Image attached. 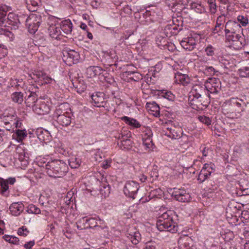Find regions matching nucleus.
Wrapping results in <instances>:
<instances>
[{"instance_id":"7c9ffc66","label":"nucleus","mask_w":249,"mask_h":249,"mask_svg":"<svg viewBox=\"0 0 249 249\" xmlns=\"http://www.w3.org/2000/svg\"><path fill=\"white\" fill-rule=\"evenodd\" d=\"M76 225L77 228L79 230L88 228V218L84 217L80 219L76 223Z\"/></svg>"},{"instance_id":"4c0bfd02","label":"nucleus","mask_w":249,"mask_h":249,"mask_svg":"<svg viewBox=\"0 0 249 249\" xmlns=\"http://www.w3.org/2000/svg\"><path fill=\"white\" fill-rule=\"evenodd\" d=\"M189 240L188 238L180 239L178 240L179 249H192L189 246Z\"/></svg>"},{"instance_id":"bf43d9fd","label":"nucleus","mask_w":249,"mask_h":249,"mask_svg":"<svg viewBox=\"0 0 249 249\" xmlns=\"http://www.w3.org/2000/svg\"><path fill=\"white\" fill-rule=\"evenodd\" d=\"M220 18H221L220 17H219L217 18V22H216V25H215V26L214 28V31H216L217 33L220 32L223 29V28L224 27L223 24H222L220 23H218V21H219Z\"/></svg>"},{"instance_id":"aec40b11","label":"nucleus","mask_w":249,"mask_h":249,"mask_svg":"<svg viewBox=\"0 0 249 249\" xmlns=\"http://www.w3.org/2000/svg\"><path fill=\"white\" fill-rule=\"evenodd\" d=\"M175 82L178 84H181L185 85L190 83L189 76L181 72H177L175 73Z\"/></svg>"},{"instance_id":"c03bdc74","label":"nucleus","mask_w":249,"mask_h":249,"mask_svg":"<svg viewBox=\"0 0 249 249\" xmlns=\"http://www.w3.org/2000/svg\"><path fill=\"white\" fill-rule=\"evenodd\" d=\"M239 76L242 77H249V67L241 68L238 71Z\"/></svg>"},{"instance_id":"473e14b6","label":"nucleus","mask_w":249,"mask_h":249,"mask_svg":"<svg viewBox=\"0 0 249 249\" xmlns=\"http://www.w3.org/2000/svg\"><path fill=\"white\" fill-rule=\"evenodd\" d=\"M26 1L29 8L30 9V10L33 11H36L37 7H38L41 3L40 0H26Z\"/></svg>"},{"instance_id":"49530a36","label":"nucleus","mask_w":249,"mask_h":249,"mask_svg":"<svg viewBox=\"0 0 249 249\" xmlns=\"http://www.w3.org/2000/svg\"><path fill=\"white\" fill-rule=\"evenodd\" d=\"M133 142L129 139H125V140H123L122 145L121 146L123 147V149L127 150L130 149L132 146Z\"/></svg>"},{"instance_id":"8fccbe9b","label":"nucleus","mask_w":249,"mask_h":249,"mask_svg":"<svg viewBox=\"0 0 249 249\" xmlns=\"http://www.w3.org/2000/svg\"><path fill=\"white\" fill-rule=\"evenodd\" d=\"M191 7L192 9L194 10L197 13L201 14L204 11V9L201 5L196 3H192Z\"/></svg>"},{"instance_id":"4be33fe9","label":"nucleus","mask_w":249,"mask_h":249,"mask_svg":"<svg viewBox=\"0 0 249 249\" xmlns=\"http://www.w3.org/2000/svg\"><path fill=\"white\" fill-rule=\"evenodd\" d=\"M48 31L51 37L56 39H60L59 36L61 35V32L60 27H56V24L51 23L48 28Z\"/></svg>"},{"instance_id":"c756f323","label":"nucleus","mask_w":249,"mask_h":249,"mask_svg":"<svg viewBox=\"0 0 249 249\" xmlns=\"http://www.w3.org/2000/svg\"><path fill=\"white\" fill-rule=\"evenodd\" d=\"M122 120L124 121L126 124L134 126L136 128H139L141 126L140 123L135 119H132L127 116H124L122 117Z\"/></svg>"},{"instance_id":"09e8293b","label":"nucleus","mask_w":249,"mask_h":249,"mask_svg":"<svg viewBox=\"0 0 249 249\" xmlns=\"http://www.w3.org/2000/svg\"><path fill=\"white\" fill-rule=\"evenodd\" d=\"M161 96L169 101H174L175 98L174 95L171 91H166L163 90L161 92Z\"/></svg>"},{"instance_id":"0e129e2a","label":"nucleus","mask_w":249,"mask_h":249,"mask_svg":"<svg viewBox=\"0 0 249 249\" xmlns=\"http://www.w3.org/2000/svg\"><path fill=\"white\" fill-rule=\"evenodd\" d=\"M27 18V16L26 15L22 14L18 16V20L19 23H24V22L26 23V19Z\"/></svg>"},{"instance_id":"20e7f679","label":"nucleus","mask_w":249,"mask_h":249,"mask_svg":"<svg viewBox=\"0 0 249 249\" xmlns=\"http://www.w3.org/2000/svg\"><path fill=\"white\" fill-rule=\"evenodd\" d=\"M11 10L10 6L1 3V36H3V37H8L10 41L13 40L14 35L10 31L12 27L8 26V28H6L7 25L5 23L11 24L12 22L10 19L11 18V15H13L12 13L10 12L8 16H6V13Z\"/></svg>"},{"instance_id":"9d476101","label":"nucleus","mask_w":249,"mask_h":249,"mask_svg":"<svg viewBox=\"0 0 249 249\" xmlns=\"http://www.w3.org/2000/svg\"><path fill=\"white\" fill-rule=\"evenodd\" d=\"M225 32L226 35L228 33H240L242 29L240 24L236 21L229 20L225 25Z\"/></svg>"},{"instance_id":"393cba45","label":"nucleus","mask_w":249,"mask_h":249,"mask_svg":"<svg viewBox=\"0 0 249 249\" xmlns=\"http://www.w3.org/2000/svg\"><path fill=\"white\" fill-rule=\"evenodd\" d=\"M99 192L102 197L106 198L110 193V187L107 183H100Z\"/></svg>"},{"instance_id":"69168bd1","label":"nucleus","mask_w":249,"mask_h":249,"mask_svg":"<svg viewBox=\"0 0 249 249\" xmlns=\"http://www.w3.org/2000/svg\"><path fill=\"white\" fill-rule=\"evenodd\" d=\"M205 52H206L207 54L209 56H212L214 53L213 51V48L211 46H208L205 49Z\"/></svg>"},{"instance_id":"ddd939ff","label":"nucleus","mask_w":249,"mask_h":249,"mask_svg":"<svg viewBox=\"0 0 249 249\" xmlns=\"http://www.w3.org/2000/svg\"><path fill=\"white\" fill-rule=\"evenodd\" d=\"M182 30V27L178 25L173 24H168L164 29L163 34L166 37H171L177 35L178 32Z\"/></svg>"},{"instance_id":"f704fd0d","label":"nucleus","mask_w":249,"mask_h":249,"mask_svg":"<svg viewBox=\"0 0 249 249\" xmlns=\"http://www.w3.org/2000/svg\"><path fill=\"white\" fill-rule=\"evenodd\" d=\"M102 77H103V80L107 83L112 85L114 86H115L117 85L113 77L106 71H105V72H104Z\"/></svg>"},{"instance_id":"b1692460","label":"nucleus","mask_w":249,"mask_h":249,"mask_svg":"<svg viewBox=\"0 0 249 249\" xmlns=\"http://www.w3.org/2000/svg\"><path fill=\"white\" fill-rule=\"evenodd\" d=\"M33 109L35 112L39 115L47 113L49 110V107L45 103L34 105L33 106Z\"/></svg>"},{"instance_id":"774afa93","label":"nucleus","mask_w":249,"mask_h":249,"mask_svg":"<svg viewBox=\"0 0 249 249\" xmlns=\"http://www.w3.org/2000/svg\"><path fill=\"white\" fill-rule=\"evenodd\" d=\"M35 245L34 241H31L24 244V247L27 249H32V247Z\"/></svg>"},{"instance_id":"6e6d98bb","label":"nucleus","mask_w":249,"mask_h":249,"mask_svg":"<svg viewBox=\"0 0 249 249\" xmlns=\"http://www.w3.org/2000/svg\"><path fill=\"white\" fill-rule=\"evenodd\" d=\"M238 21L243 26H246L248 23V19L246 17L243 16H239L237 17Z\"/></svg>"},{"instance_id":"c85d7f7f","label":"nucleus","mask_w":249,"mask_h":249,"mask_svg":"<svg viewBox=\"0 0 249 249\" xmlns=\"http://www.w3.org/2000/svg\"><path fill=\"white\" fill-rule=\"evenodd\" d=\"M124 73L130 80L138 81L142 78V75L137 71H126Z\"/></svg>"},{"instance_id":"412c9836","label":"nucleus","mask_w":249,"mask_h":249,"mask_svg":"<svg viewBox=\"0 0 249 249\" xmlns=\"http://www.w3.org/2000/svg\"><path fill=\"white\" fill-rule=\"evenodd\" d=\"M11 112H12L11 108L6 109L1 114V122H3L4 124H10V122H13L12 119L14 116Z\"/></svg>"},{"instance_id":"680f3d73","label":"nucleus","mask_w":249,"mask_h":249,"mask_svg":"<svg viewBox=\"0 0 249 249\" xmlns=\"http://www.w3.org/2000/svg\"><path fill=\"white\" fill-rule=\"evenodd\" d=\"M205 73L213 75L215 73L214 69L213 67H208L205 70Z\"/></svg>"},{"instance_id":"58836bf2","label":"nucleus","mask_w":249,"mask_h":249,"mask_svg":"<svg viewBox=\"0 0 249 249\" xmlns=\"http://www.w3.org/2000/svg\"><path fill=\"white\" fill-rule=\"evenodd\" d=\"M2 238L7 242L10 243L18 245L19 244V240L16 236L13 235H5Z\"/></svg>"},{"instance_id":"4468645a","label":"nucleus","mask_w":249,"mask_h":249,"mask_svg":"<svg viewBox=\"0 0 249 249\" xmlns=\"http://www.w3.org/2000/svg\"><path fill=\"white\" fill-rule=\"evenodd\" d=\"M34 86L30 87L29 88V91L30 94L28 96L27 98L25 99V103L27 106L33 107V106L37 105L36 102L37 101V96L36 94V91H34Z\"/></svg>"},{"instance_id":"a19ab883","label":"nucleus","mask_w":249,"mask_h":249,"mask_svg":"<svg viewBox=\"0 0 249 249\" xmlns=\"http://www.w3.org/2000/svg\"><path fill=\"white\" fill-rule=\"evenodd\" d=\"M26 212L29 213L39 214L41 211L39 208L34 204L29 205Z\"/></svg>"},{"instance_id":"37998d69","label":"nucleus","mask_w":249,"mask_h":249,"mask_svg":"<svg viewBox=\"0 0 249 249\" xmlns=\"http://www.w3.org/2000/svg\"><path fill=\"white\" fill-rule=\"evenodd\" d=\"M69 162L71 168H77L80 166L81 160L80 159L77 158H71L69 160Z\"/></svg>"},{"instance_id":"2f4dec72","label":"nucleus","mask_w":249,"mask_h":249,"mask_svg":"<svg viewBox=\"0 0 249 249\" xmlns=\"http://www.w3.org/2000/svg\"><path fill=\"white\" fill-rule=\"evenodd\" d=\"M156 44L160 47H165L168 46V41L166 37L163 36L162 35H159L157 36L156 38Z\"/></svg>"},{"instance_id":"9b49d317","label":"nucleus","mask_w":249,"mask_h":249,"mask_svg":"<svg viewBox=\"0 0 249 249\" xmlns=\"http://www.w3.org/2000/svg\"><path fill=\"white\" fill-rule=\"evenodd\" d=\"M172 196L181 202H187L189 201L191 198L189 194L185 190L181 189L174 191Z\"/></svg>"},{"instance_id":"864d4df0","label":"nucleus","mask_w":249,"mask_h":249,"mask_svg":"<svg viewBox=\"0 0 249 249\" xmlns=\"http://www.w3.org/2000/svg\"><path fill=\"white\" fill-rule=\"evenodd\" d=\"M88 228H97V220L94 218H88Z\"/></svg>"},{"instance_id":"3c124183","label":"nucleus","mask_w":249,"mask_h":249,"mask_svg":"<svg viewBox=\"0 0 249 249\" xmlns=\"http://www.w3.org/2000/svg\"><path fill=\"white\" fill-rule=\"evenodd\" d=\"M203 169H205L207 173L210 176L211 174L215 170L214 165L213 164H208L206 163L204 164Z\"/></svg>"},{"instance_id":"1a4fd4ad","label":"nucleus","mask_w":249,"mask_h":249,"mask_svg":"<svg viewBox=\"0 0 249 249\" xmlns=\"http://www.w3.org/2000/svg\"><path fill=\"white\" fill-rule=\"evenodd\" d=\"M140 188L139 184L134 181H127L124 188V194L126 196L134 199Z\"/></svg>"},{"instance_id":"de8ad7c7","label":"nucleus","mask_w":249,"mask_h":249,"mask_svg":"<svg viewBox=\"0 0 249 249\" xmlns=\"http://www.w3.org/2000/svg\"><path fill=\"white\" fill-rule=\"evenodd\" d=\"M131 236V241L134 245H137L141 239V234L139 232H134L133 234H129Z\"/></svg>"},{"instance_id":"a18cd8bd","label":"nucleus","mask_w":249,"mask_h":249,"mask_svg":"<svg viewBox=\"0 0 249 249\" xmlns=\"http://www.w3.org/2000/svg\"><path fill=\"white\" fill-rule=\"evenodd\" d=\"M191 94L190 96H191L192 98H205V97H209V95L207 94H201L197 92L196 89H193Z\"/></svg>"},{"instance_id":"7ed1b4c3","label":"nucleus","mask_w":249,"mask_h":249,"mask_svg":"<svg viewBox=\"0 0 249 249\" xmlns=\"http://www.w3.org/2000/svg\"><path fill=\"white\" fill-rule=\"evenodd\" d=\"M247 105L243 100L238 98H231L224 102L222 106L223 113L225 114L232 116L236 113H239L243 111L244 107Z\"/></svg>"},{"instance_id":"338daca9","label":"nucleus","mask_w":249,"mask_h":249,"mask_svg":"<svg viewBox=\"0 0 249 249\" xmlns=\"http://www.w3.org/2000/svg\"><path fill=\"white\" fill-rule=\"evenodd\" d=\"M106 227L103 221L101 219L97 220V228L98 229H104Z\"/></svg>"},{"instance_id":"72a5a7b5","label":"nucleus","mask_w":249,"mask_h":249,"mask_svg":"<svg viewBox=\"0 0 249 249\" xmlns=\"http://www.w3.org/2000/svg\"><path fill=\"white\" fill-rule=\"evenodd\" d=\"M12 99L14 102L21 104L23 101V94L19 92H15L12 94Z\"/></svg>"},{"instance_id":"13d9d810","label":"nucleus","mask_w":249,"mask_h":249,"mask_svg":"<svg viewBox=\"0 0 249 249\" xmlns=\"http://www.w3.org/2000/svg\"><path fill=\"white\" fill-rule=\"evenodd\" d=\"M29 231L25 227L19 228L18 231V233L19 235L26 236Z\"/></svg>"},{"instance_id":"6e6552de","label":"nucleus","mask_w":249,"mask_h":249,"mask_svg":"<svg viewBox=\"0 0 249 249\" xmlns=\"http://www.w3.org/2000/svg\"><path fill=\"white\" fill-rule=\"evenodd\" d=\"M63 59L68 65L71 66L78 63L79 61L80 55L78 52L74 50L65 51L63 52Z\"/></svg>"},{"instance_id":"bb28decb","label":"nucleus","mask_w":249,"mask_h":249,"mask_svg":"<svg viewBox=\"0 0 249 249\" xmlns=\"http://www.w3.org/2000/svg\"><path fill=\"white\" fill-rule=\"evenodd\" d=\"M16 151L17 153L18 154V159L21 161L27 162L29 159V157L27 153L20 146H18Z\"/></svg>"},{"instance_id":"f3484780","label":"nucleus","mask_w":249,"mask_h":249,"mask_svg":"<svg viewBox=\"0 0 249 249\" xmlns=\"http://www.w3.org/2000/svg\"><path fill=\"white\" fill-rule=\"evenodd\" d=\"M36 136L39 141L45 143H47L52 140V136L50 133L46 130L37 129L36 131Z\"/></svg>"},{"instance_id":"ea45409f","label":"nucleus","mask_w":249,"mask_h":249,"mask_svg":"<svg viewBox=\"0 0 249 249\" xmlns=\"http://www.w3.org/2000/svg\"><path fill=\"white\" fill-rule=\"evenodd\" d=\"M206 189L207 191L211 193L217 189V185L212 180H208L207 182Z\"/></svg>"},{"instance_id":"2eb2a0df","label":"nucleus","mask_w":249,"mask_h":249,"mask_svg":"<svg viewBox=\"0 0 249 249\" xmlns=\"http://www.w3.org/2000/svg\"><path fill=\"white\" fill-rule=\"evenodd\" d=\"M180 45L185 50L192 51L196 45V39L193 37L184 38L180 42Z\"/></svg>"},{"instance_id":"423d86ee","label":"nucleus","mask_w":249,"mask_h":249,"mask_svg":"<svg viewBox=\"0 0 249 249\" xmlns=\"http://www.w3.org/2000/svg\"><path fill=\"white\" fill-rule=\"evenodd\" d=\"M188 101L192 107L196 110H203L206 108L210 103V97L205 98H192L189 96Z\"/></svg>"},{"instance_id":"f03ea898","label":"nucleus","mask_w":249,"mask_h":249,"mask_svg":"<svg viewBox=\"0 0 249 249\" xmlns=\"http://www.w3.org/2000/svg\"><path fill=\"white\" fill-rule=\"evenodd\" d=\"M45 169L50 177L61 178L68 172V167L63 160H54L48 162L45 165Z\"/></svg>"},{"instance_id":"603ef678","label":"nucleus","mask_w":249,"mask_h":249,"mask_svg":"<svg viewBox=\"0 0 249 249\" xmlns=\"http://www.w3.org/2000/svg\"><path fill=\"white\" fill-rule=\"evenodd\" d=\"M27 28L28 29V31L31 34H35L36 31L37 30L39 25L37 24V22L36 23H32L30 25H26Z\"/></svg>"},{"instance_id":"79ce46f5","label":"nucleus","mask_w":249,"mask_h":249,"mask_svg":"<svg viewBox=\"0 0 249 249\" xmlns=\"http://www.w3.org/2000/svg\"><path fill=\"white\" fill-rule=\"evenodd\" d=\"M206 172L207 171H206V170L203 168L200 171L197 178L198 180H199L200 182H204L210 176Z\"/></svg>"},{"instance_id":"c9c22d12","label":"nucleus","mask_w":249,"mask_h":249,"mask_svg":"<svg viewBox=\"0 0 249 249\" xmlns=\"http://www.w3.org/2000/svg\"><path fill=\"white\" fill-rule=\"evenodd\" d=\"M15 134L17 136V140L18 142H22L23 140L27 137V134L25 129L20 130L16 129L15 130Z\"/></svg>"},{"instance_id":"4d7b16f0","label":"nucleus","mask_w":249,"mask_h":249,"mask_svg":"<svg viewBox=\"0 0 249 249\" xmlns=\"http://www.w3.org/2000/svg\"><path fill=\"white\" fill-rule=\"evenodd\" d=\"M231 40L233 41H239L242 44V40L243 39V37L240 35V33H233L232 35Z\"/></svg>"},{"instance_id":"f257e3e1","label":"nucleus","mask_w":249,"mask_h":249,"mask_svg":"<svg viewBox=\"0 0 249 249\" xmlns=\"http://www.w3.org/2000/svg\"><path fill=\"white\" fill-rule=\"evenodd\" d=\"M173 211L169 210L159 216L157 221V227L159 230H166L172 233H175L178 230L177 223L173 220Z\"/></svg>"},{"instance_id":"5701e85b","label":"nucleus","mask_w":249,"mask_h":249,"mask_svg":"<svg viewBox=\"0 0 249 249\" xmlns=\"http://www.w3.org/2000/svg\"><path fill=\"white\" fill-rule=\"evenodd\" d=\"M61 29L66 35H70L72 32V24L71 21L68 19L63 20L60 25Z\"/></svg>"},{"instance_id":"0eeeda50","label":"nucleus","mask_w":249,"mask_h":249,"mask_svg":"<svg viewBox=\"0 0 249 249\" xmlns=\"http://www.w3.org/2000/svg\"><path fill=\"white\" fill-rule=\"evenodd\" d=\"M91 103L97 107H107V99L108 98V95H106L103 92H95L91 95Z\"/></svg>"},{"instance_id":"f8f14e48","label":"nucleus","mask_w":249,"mask_h":249,"mask_svg":"<svg viewBox=\"0 0 249 249\" xmlns=\"http://www.w3.org/2000/svg\"><path fill=\"white\" fill-rule=\"evenodd\" d=\"M15 178H9L8 179H4L1 178V195L5 196H8L9 185H13L16 182Z\"/></svg>"},{"instance_id":"052dcab7","label":"nucleus","mask_w":249,"mask_h":249,"mask_svg":"<svg viewBox=\"0 0 249 249\" xmlns=\"http://www.w3.org/2000/svg\"><path fill=\"white\" fill-rule=\"evenodd\" d=\"M143 144L147 148H150L153 145L152 140L150 138L145 139L143 141Z\"/></svg>"},{"instance_id":"5fc2aeb1","label":"nucleus","mask_w":249,"mask_h":249,"mask_svg":"<svg viewBox=\"0 0 249 249\" xmlns=\"http://www.w3.org/2000/svg\"><path fill=\"white\" fill-rule=\"evenodd\" d=\"M199 120L202 123L209 125L211 124L212 121L210 118L206 116H200L198 117Z\"/></svg>"},{"instance_id":"6ab92c4d","label":"nucleus","mask_w":249,"mask_h":249,"mask_svg":"<svg viewBox=\"0 0 249 249\" xmlns=\"http://www.w3.org/2000/svg\"><path fill=\"white\" fill-rule=\"evenodd\" d=\"M24 205L19 202L13 203L9 207V210L13 215L18 216L23 212Z\"/></svg>"},{"instance_id":"e433bc0d","label":"nucleus","mask_w":249,"mask_h":249,"mask_svg":"<svg viewBox=\"0 0 249 249\" xmlns=\"http://www.w3.org/2000/svg\"><path fill=\"white\" fill-rule=\"evenodd\" d=\"M24 85L22 79H15L11 80V87L16 88L18 90H19V88H22Z\"/></svg>"},{"instance_id":"dca6fc26","label":"nucleus","mask_w":249,"mask_h":249,"mask_svg":"<svg viewBox=\"0 0 249 249\" xmlns=\"http://www.w3.org/2000/svg\"><path fill=\"white\" fill-rule=\"evenodd\" d=\"M105 71L100 67L90 66L87 68L86 73L90 77H93L96 75H99L102 77Z\"/></svg>"},{"instance_id":"a211bd4d","label":"nucleus","mask_w":249,"mask_h":249,"mask_svg":"<svg viewBox=\"0 0 249 249\" xmlns=\"http://www.w3.org/2000/svg\"><path fill=\"white\" fill-rule=\"evenodd\" d=\"M167 129L169 131V133L167 134V136L172 139H178L182 135V130L179 126H173L171 127H167Z\"/></svg>"},{"instance_id":"39448f33","label":"nucleus","mask_w":249,"mask_h":249,"mask_svg":"<svg viewBox=\"0 0 249 249\" xmlns=\"http://www.w3.org/2000/svg\"><path fill=\"white\" fill-rule=\"evenodd\" d=\"M63 105H61L56 108L55 111L56 120L60 125L63 126H67L71 123V117L69 112H63Z\"/></svg>"},{"instance_id":"e2e57ef3","label":"nucleus","mask_w":249,"mask_h":249,"mask_svg":"<svg viewBox=\"0 0 249 249\" xmlns=\"http://www.w3.org/2000/svg\"><path fill=\"white\" fill-rule=\"evenodd\" d=\"M36 76L39 78H42L43 80H45V83H49L50 81L52 80L51 78H49L47 76L44 75L42 73H39L38 74H36Z\"/></svg>"},{"instance_id":"a878e982","label":"nucleus","mask_w":249,"mask_h":249,"mask_svg":"<svg viewBox=\"0 0 249 249\" xmlns=\"http://www.w3.org/2000/svg\"><path fill=\"white\" fill-rule=\"evenodd\" d=\"M41 21V17L39 15L31 14L28 16L26 19V25H30L32 23H35L37 22V24L40 25Z\"/></svg>"},{"instance_id":"cd10ccee","label":"nucleus","mask_w":249,"mask_h":249,"mask_svg":"<svg viewBox=\"0 0 249 249\" xmlns=\"http://www.w3.org/2000/svg\"><path fill=\"white\" fill-rule=\"evenodd\" d=\"M146 108L148 110L154 112L156 116L160 114V108L159 105L155 102L147 103Z\"/></svg>"}]
</instances>
